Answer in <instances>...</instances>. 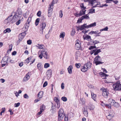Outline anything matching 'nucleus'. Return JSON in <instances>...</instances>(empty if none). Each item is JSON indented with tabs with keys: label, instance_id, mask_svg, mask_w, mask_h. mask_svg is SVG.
<instances>
[{
	"label": "nucleus",
	"instance_id": "obj_1",
	"mask_svg": "<svg viewBox=\"0 0 121 121\" xmlns=\"http://www.w3.org/2000/svg\"><path fill=\"white\" fill-rule=\"evenodd\" d=\"M22 12L21 9L18 8L15 12H12L11 14L8 17V20L10 21V22L13 23L21 18L22 15Z\"/></svg>",
	"mask_w": 121,
	"mask_h": 121
},
{
	"label": "nucleus",
	"instance_id": "obj_2",
	"mask_svg": "<svg viewBox=\"0 0 121 121\" xmlns=\"http://www.w3.org/2000/svg\"><path fill=\"white\" fill-rule=\"evenodd\" d=\"M102 60L101 59V57L98 55L96 56L94 60V62L95 64L96 65L100 64H102L104 62H102L101 61Z\"/></svg>",
	"mask_w": 121,
	"mask_h": 121
},
{
	"label": "nucleus",
	"instance_id": "obj_3",
	"mask_svg": "<svg viewBox=\"0 0 121 121\" xmlns=\"http://www.w3.org/2000/svg\"><path fill=\"white\" fill-rule=\"evenodd\" d=\"M64 111L61 108L60 109L58 112V121H62L64 116V114H63Z\"/></svg>",
	"mask_w": 121,
	"mask_h": 121
},
{
	"label": "nucleus",
	"instance_id": "obj_4",
	"mask_svg": "<svg viewBox=\"0 0 121 121\" xmlns=\"http://www.w3.org/2000/svg\"><path fill=\"white\" fill-rule=\"evenodd\" d=\"M46 26V24L45 22H42L40 23L39 27L40 30L42 31L41 34H43V30L45 28Z\"/></svg>",
	"mask_w": 121,
	"mask_h": 121
},
{
	"label": "nucleus",
	"instance_id": "obj_5",
	"mask_svg": "<svg viewBox=\"0 0 121 121\" xmlns=\"http://www.w3.org/2000/svg\"><path fill=\"white\" fill-rule=\"evenodd\" d=\"M28 26H27V27H25V28L26 30H25L24 32L20 34L18 36L19 39L21 41L23 39L24 36L26 35V31L27 30H28Z\"/></svg>",
	"mask_w": 121,
	"mask_h": 121
},
{
	"label": "nucleus",
	"instance_id": "obj_6",
	"mask_svg": "<svg viewBox=\"0 0 121 121\" xmlns=\"http://www.w3.org/2000/svg\"><path fill=\"white\" fill-rule=\"evenodd\" d=\"M121 84H120V81H118L116 82L115 84L113 85V87L115 90L117 91L120 89V87H121Z\"/></svg>",
	"mask_w": 121,
	"mask_h": 121
},
{
	"label": "nucleus",
	"instance_id": "obj_7",
	"mask_svg": "<svg viewBox=\"0 0 121 121\" xmlns=\"http://www.w3.org/2000/svg\"><path fill=\"white\" fill-rule=\"evenodd\" d=\"M109 101H111V105H113L116 108L120 106V104L117 102H115V100L112 99H109Z\"/></svg>",
	"mask_w": 121,
	"mask_h": 121
},
{
	"label": "nucleus",
	"instance_id": "obj_8",
	"mask_svg": "<svg viewBox=\"0 0 121 121\" xmlns=\"http://www.w3.org/2000/svg\"><path fill=\"white\" fill-rule=\"evenodd\" d=\"M43 56L46 58H47V52L44 51H41V54L39 55V56L40 59H41Z\"/></svg>",
	"mask_w": 121,
	"mask_h": 121
},
{
	"label": "nucleus",
	"instance_id": "obj_9",
	"mask_svg": "<svg viewBox=\"0 0 121 121\" xmlns=\"http://www.w3.org/2000/svg\"><path fill=\"white\" fill-rule=\"evenodd\" d=\"M79 40L78 39L76 41L75 47L76 50H79L81 49L80 43H79Z\"/></svg>",
	"mask_w": 121,
	"mask_h": 121
},
{
	"label": "nucleus",
	"instance_id": "obj_10",
	"mask_svg": "<svg viewBox=\"0 0 121 121\" xmlns=\"http://www.w3.org/2000/svg\"><path fill=\"white\" fill-rule=\"evenodd\" d=\"M102 95L105 98H107L109 95L108 92L106 89H104L103 90Z\"/></svg>",
	"mask_w": 121,
	"mask_h": 121
},
{
	"label": "nucleus",
	"instance_id": "obj_11",
	"mask_svg": "<svg viewBox=\"0 0 121 121\" xmlns=\"http://www.w3.org/2000/svg\"><path fill=\"white\" fill-rule=\"evenodd\" d=\"M31 73V72H28L26 74L24 78L23 81H26L28 80L29 79L30 76L29 74Z\"/></svg>",
	"mask_w": 121,
	"mask_h": 121
},
{
	"label": "nucleus",
	"instance_id": "obj_12",
	"mask_svg": "<svg viewBox=\"0 0 121 121\" xmlns=\"http://www.w3.org/2000/svg\"><path fill=\"white\" fill-rule=\"evenodd\" d=\"M53 9L50 8L48 7V17H51L52 16V11Z\"/></svg>",
	"mask_w": 121,
	"mask_h": 121
},
{
	"label": "nucleus",
	"instance_id": "obj_13",
	"mask_svg": "<svg viewBox=\"0 0 121 121\" xmlns=\"http://www.w3.org/2000/svg\"><path fill=\"white\" fill-rule=\"evenodd\" d=\"M80 52L79 51H77L75 54V58L76 60H78L80 56Z\"/></svg>",
	"mask_w": 121,
	"mask_h": 121
},
{
	"label": "nucleus",
	"instance_id": "obj_14",
	"mask_svg": "<svg viewBox=\"0 0 121 121\" xmlns=\"http://www.w3.org/2000/svg\"><path fill=\"white\" fill-rule=\"evenodd\" d=\"M91 63L90 62H88L84 64V65L88 70L90 68L91 66Z\"/></svg>",
	"mask_w": 121,
	"mask_h": 121
},
{
	"label": "nucleus",
	"instance_id": "obj_15",
	"mask_svg": "<svg viewBox=\"0 0 121 121\" xmlns=\"http://www.w3.org/2000/svg\"><path fill=\"white\" fill-rule=\"evenodd\" d=\"M52 71L51 69H50L48 70L46 73V75L49 77V78L51 77L52 74Z\"/></svg>",
	"mask_w": 121,
	"mask_h": 121
},
{
	"label": "nucleus",
	"instance_id": "obj_16",
	"mask_svg": "<svg viewBox=\"0 0 121 121\" xmlns=\"http://www.w3.org/2000/svg\"><path fill=\"white\" fill-rule=\"evenodd\" d=\"M37 67L38 69L40 71H41L42 70L43 67V66L42 65L41 63H38L37 65Z\"/></svg>",
	"mask_w": 121,
	"mask_h": 121
},
{
	"label": "nucleus",
	"instance_id": "obj_17",
	"mask_svg": "<svg viewBox=\"0 0 121 121\" xmlns=\"http://www.w3.org/2000/svg\"><path fill=\"white\" fill-rule=\"evenodd\" d=\"M79 103L81 104L82 105H84L85 104V99L84 98H80L79 100Z\"/></svg>",
	"mask_w": 121,
	"mask_h": 121
},
{
	"label": "nucleus",
	"instance_id": "obj_18",
	"mask_svg": "<svg viewBox=\"0 0 121 121\" xmlns=\"http://www.w3.org/2000/svg\"><path fill=\"white\" fill-rule=\"evenodd\" d=\"M87 107L90 110H92L94 108V106L91 103H89Z\"/></svg>",
	"mask_w": 121,
	"mask_h": 121
},
{
	"label": "nucleus",
	"instance_id": "obj_19",
	"mask_svg": "<svg viewBox=\"0 0 121 121\" xmlns=\"http://www.w3.org/2000/svg\"><path fill=\"white\" fill-rule=\"evenodd\" d=\"M81 70L82 72H85L87 71L88 69L84 65V66L81 67Z\"/></svg>",
	"mask_w": 121,
	"mask_h": 121
},
{
	"label": "nucleus",
	"instance_id": "obj_20",
	"mask_svg": "<svg viewBox=\"0 0 121 121\" xmlns=\"http://www.w3.org/2000/svg\"><path fill=\"white\" fill-rule=\"evenodd\" d=\"M73 66L72 65H70L67 68L68 72L70 74L72 73V70L73 69Z\"/></svg>",
	"mask_w": 121,
	"mask_h": 121
},
{
	"label": "nucleus",
	"instance_id": "obj_21",
	"mask_svg": "<svg viewBox=\"0 0 121 121\" xmlns=\"http://www.w3.org/2000/svg\"><path fill=\"white\" fill-rule=\"evenodd\" d=\"M43 92L42 91L39 92L38 94V99H40L42 98L43 96Z\"/></svg>",
	"mask_w": 121,
	"mask_h": 121
},
{
	"label": "nucleus",
	"instance_id": "obj_22",
	"mask_svg": "<svg viewBox=\"0 0 121 121\" xmlns=\"http://www.w3.org/2000/svg\"><path fill=\"white\" fill-rule=\"evenodd\" d=\"M80 28V30H82L84 29L85 28H87V25H86V24H84L82 25L81 26Z\"/></svg>",
	"mask_w": 121,
	"mask_h": 121
},
{
	"label": "nucleus",
	"instance_id": "obj_23",
	"mask_svg": "<svg viewBox=\"0 0 121 121\" xmlns=\"http://www.w3.org/2000/svg\"><path fill=\"white\" fill-rule=\"evenodd\" d=\"M83 39L85 40H89V39H91V37L89 35H85V36H83Z\"/></svg>",
	"mask_w": 121,
	"mask_h": 121
},
{
	"label": "nucleus",
	"instance_id": "obj_24",
	"mask_svg": "<svg viewBox=\"0 0 121 121\" xmlns=\"http://www.w3.org/2000/svg\"><path fill=\"white\" fill-rule=\"evenodd\" d=\"M81 17H82V20H83L85 19H89V17L88 14L86 15L83 16Z\"/></svg>",
	"mask_w": 121,
	"mask_h": 121
},
{
	"label": "nucleus",
	"instance_id": "obj_25",
	"mask_svg": "<svg viewBox=\"0 0 121 121\" xmlns=\"http://www.w3.org/2000/svg\"><path fill=\"white\" fill-rule=\"evenodd\" d=\"M96 26V23L94 22V23L90 24L87 26V28H90L92 27H94Z\"/></svg>",
	"mask_w": 121,
	"mask_h": 121
},
{
	"label": "nucleus",
	"instance_id": "obj_26",
	"mask_svg": "<svg viewBox=\"0 0 121 121\" xmlns=\"http://www.w3.org/2000/svg\"><path fill=\"white\" fill-rule=\"evenodd\" d=\"M2 61L4 62H5L6 63L8 62V56H6L3 57L2 59Z\"/></svg>",
	"mask_w": 121,
	"mask_h": 121
},
{
	"label": "nucleus",
	"instance_id": "obj_27",
	"mask_svg": "<svg viewBox=\"0 0 121 121\" xmlns=\"http://www.w3.org/2000/svg\"><path fill=\"white\" fill-rule=\"evenodd\" d=\"M56 3V2H54V0H53L51 4L49 5V7L53 9L54 4Z\"/></svg>",
	"mask_w": 121,
	"mask_h": 121
},
{
	"label": "nucleus",
	"instance_id": "obj_28",
	"mask_svg": "<svg viewBox=\"0 0 121 121\" xmlns=\"http://www.w3.org/2000/svg\"><path fill=\"white\" fill-rule=\"evenodd\" d=\"M43 45L42 44H38L36 45V47L38 48L39 49H42L43 48Z\"/></svg>",
	"mask_w": 121,
	"mask_h": 121
},
{
	"label": "nucleus",
	"instance_id": "obj_29",
	"mask_svg": "<svg viewBox=\"0 0 121 121\" xmlns=\"http://www.w3.org/2000/svg\"><path fill=\"white\" fill-rule=\"evenodd\" d=\"M60 102H58L56 103L55 105V106L56 108H59L60 107Z\"/></svg>",
	"mask_w": 121,
	"mask_h": 121
},
{
	"label": "nucleus",
	"instance_id": "obj_30",
	"mask_svg": "<svg viewBox=\"0 0 121 121\" xmlns=\"http://www.w3.org/2000/svg\"><path fill=\"white\" fill-rule=\"evenodd\" d=\"M91 95L92 99L94 100H95L96 97V95L94 94L93 93H91Z\"/></svg>",
	"mask_w": 121,
	"mask_h": 121
},
{
	"label": "nucleus",
	"instance_id": "obj_31",
	"mask_svg": "<svg viewBox=\"0 0 121 121\" xmlns=\"http://www.w3.org/2000/svg\"><path fill=\"white\" fill-rule=\"evenodd\" d=\"M39 18H37L35 21V24L36 26H37L39 23Z\"/></svg>",
	"mask_w": 121,
	"mask_h": 121
},
{
	"label": "nucleus",
	"instance_id": "obj_32",
	"mask_svg": "<svg viewBox=\"0 0 121 121\" xmlns=\"http://www.w3.org/2000/svg\"><path fill=\"white\" fill-rule=\"evenodd\" d=\"M113 115L111 114H109L106 116L107 118L108 119L111 120V119L113 117Z\"/></svg>",
	"mask_w": 121,
	"mask_h": 121
},
{
	"label": "nucleus",
	"instance_id": "obj_33",
	"mask_svg": "<svg viewBox=\"0 0 121 121\" xmlns=\"http://www.w3.org/2000/svg\"><path fill=\"white\" fill-rule=\"evenodd\" d=\"M99 31L98 30H96L95 31H91L89 33V34H97L98 33Z\"/></svg>",
	"mask_w": 121,
	"mask_h": 121
},
{
	"label": "nucleus",
	"instance_id": "obj_34",
	"mask_svg": "<svg viewBox=\"0 0 121 121\" xmlns=\"http://www.w3.org/2000/svg\"><path fill=\"white\" fill-rule=\"evenodd\" d=\"M101 52V51L100 49H96V51H95L94 53V55H97L99 53Z\"/></svg>",
	"mask_w": 121,
	"mask_h": 121
},
{
	"label": "nucleus",
	"instance_id": "obj_35",
	"mask_svg": "<svg viewBox=\"0 0 121 121\" xmlns=\"http://www.w3.org/2000/svg\"><path fill=\"white\" fill-rule=\"evenodd\" d=\"M83 114L85 116L87 117L88 116V112L87 110H86L84 109L83 111Z\"/></svg>",
	"mask_w": 121,
	"mask_h": 121
},
{
	"label": "nucleus",
	"instance_id": "obj_36",
	"mask_svg": "<svg viewBox=\"0 0 121 121\" xmlns=\"http://www.w3.org/2000/svg\"><path fill=\"white\" fill-rule=\"evenodd\" d=\"M65 36V33L64 32H62L60 34V38H64Z\"/></svg>",
	"mask_w": 121,
	"mask_h": 121
},
{
	"label": "nucleus",
	"instance_id": "obj_37",
	"mask_svg": "<svg viewBox=\"0 0 121 121\" xmlns=\"http://www.w3.org/2000/svg\"><path fill=\"white\" fill-rule=\"evenodd\" d=\"M45 108V105H43L40 107V110L41 111H44Z\"/></svg>",
	"mask_w": 121,
	"mask_h": 121
},
{
	"label": "nucleus",
	"instance_id": "obj_38",
	"mask_svg": "<svg viewBox=\"0 0 121 121\" xmlns=\"http://www.w3.org/2000/svg\"><path fill=\"white\" fill-rule=\"evenodd\" d=\"M50 66V64L48 63H46L44 65V68H47Z\"/></svg>",
	"mask_w": 121,
	"mask_h": 121
},
{
	"label": "nucleus",
	"instance_id": "obj_39",
	"mask_svg": "<svg viewBox=\"0 0 121 121\" xmlns=\"http://www.w3.org/2000/svg\"><path fill=\"white\" fill-rule=\"evenodd\" d=\"M54 100L56 103L60 102L59 100L57 97H55L54 98Z\"/></svg>",
	"mask_w": 121,
	"mask_h": 121
},
{
	"label": "nucleus",
	"instance_id": "obj_40",
	"mask_svg": "<svg viewBox=\"0 0 121 121\" xmlns=\"http://www.w3.org/2000/svg\"><path fill=\"white\" fill-rule=\"evenodd\" d=\"M61 99L64 102H66L67 100V99L66 97L63 96L61 98Z\"/></svg>",
	"mask_w": 121,
	"mask_h": 121
},
{
	"label": "nucleus",
	"instance_id": "obj_41",
	"mask_svg": "<svg viewBox=\"0 0 121 121\" xmlns=\"http://www.w3.org/2000/svg\"><path fill=\"white\" fill-rule=\"evenodd\" d=\"M74 15L76 17H78L82 15V14L81 13H75Z\"/></svg>",
	"mask_w": 121,
	"mask_h": 121
},
{
	"label": "nucleus",
	"instance_id": "obj_42",
	"mask_svg": "<svg viewBox=\"0 0 121 121\" xmlns=\"http://www.w3.org/2000/svg\"><path fill=\"white\" fill-rule=\"evenodd\" d=\"M75 66L77 68H79L81 66V65L80 63H76L75 64Z\"/></svg>",
	"mask_w": 121,
	"mask_h": 121
},
{
	"label": "nucleus",
	"instance_id": "obj_43",
	"mask_svg": "<svg viewBox=\"0 0 121 121\" xmlns=\"http://www.w3.org/2000/svg\"><path fill=\"white\" fill-rule=\"evenodd\" d=\"M92 43H93L95 45L96 44H97L100 43L99 41H97L96 40L93 41Z\"/></svg>",
	"mask_w": 121,
	"mask_h": 121
},
{
	"label": "nucleus",
	"instance_id": "obj_44",
	"mask_svg": "<svg viewBox=\"0 0 121 121\" xmlns=\"http://www.w3.org/2000/svg\"><path fill=\"white\" fill-rule=\"evenodd\" d=\"M63 16V14L62 13V11L61 10H60L59 11V17L61 18Z\"/></svg>",
	"mask_w": 121,
	"mask_h": 121
},
{
	"label": "nucleus",
	"instance_id": "obj_45",
	"mask_svg": "<svg viewBox=\"0 0 121 121\" xmlns=\"http://www.w3.org/2000/svg\"><path fill=\"white\" fill-rule=\"evenodd\" d=\"M95 9H90V11L88 13H95Z\"/></svg>",
	"mask_w": 121,
	"mask_h": 121
},
{
	"label": "nucleus",
	"instance_id": "obj_46",
	"mask_svg": "<svg viewBox=\"0 0 121 121\" xmlns=\"http://www.w3.org/2000/svg\"><path fill=\"white\" fill-rule=\"evenodd\" d=\"M31 20V17H29L27 20V22L28 24H29L30 22V21Z\"/></svg>",
	"mask_w": 121,
	"mask_h": 121
},
{
	"label": "nucleus",
	"instance_id": "obj_47",
	"mask_svg": "<svg viewBox=\"0 0 121 121\" xmlns=\"http://www.w3.org/2000/svg\"><path fill=\"white\" fill-rule=\"evenodd\" d=\"M111 104H106L105 107L106 108H111Z\"/></svg>",
	"mask_w": 121,
	"mask_h": 121
},
{
	"label": "nucleus",
	"instance_id": "obj_48",
	"mask_svg": "<svg viewBox=\"0 0 121 121\" xmlns=\"http://www.w3.org/2000/svg\"><path fill=\"white\" fill-rule=\"evenodd\" d=\"M20 103L19 102L17 103H15L14 104V106L15 107H17L20 106Z\"/></svg>",
	"mask_w": 121,
	"mask_h": 121
},
{
	"label": "nucleus",
	"instance_id": "obj_49",
	"mask_svg": "<svg viewBox=\"0 0 121 121\" xmlns=\"http://www.w3.org/2000/svg\"><path fill=\"white\" fill-rule=\"evenodd\" d=\"M13 45L12 44H10L9 45V50H8V52L10 51V52L11 51L12 49Z\"/></svg>",
	"mask_w": 121,
	"mask_h": 121
},
{
	"label": "nucleus",
	"instance_id": "obj_50",
	"mask_svg": "<svg viewBox=\"0 0 121 121\" xmlns=\"http://www.w3.org/2000/svg\"><path fill=\"white\" fill-rule=\"evenodd\" d=\"M96 49L92 50L90 52V54L91 55H92L94 53H95V52L96 51Z\"/></svg>",
	"mask_w": 121,
	"mask_h": 121
},
{
	"label": "nucleus",
	"instance_id": "obj_51",
	"mask_svg": "<svg viewBox=\"0 0 121 121\" xmlns=\"http://www.w3.org/2000/svg\"><path fill=\"white\" fill-rule=\"evenodd\" d=\"M27 44L30 45L32 43V41L31 40L29 39L27 41Z\"/></svg>",
	"mask_w": 121,
	"mask_h": 121
},
{
	"label": "nucleus",
	"instance_id": "obj_52",
	"mask_svg": "<svg viewBox=\"0 0 121 121\" xmlns=\"http://www.w3.org/2000/svg\"><path fill=\"white\" fill-rule=\"evenodd\" d=\"M24 97L25 99H28L29 98V96L27 95L26 94H25L23 96Z\"/></svg>",
	"mask_w": 121,
	"mask_h": 121
},
{
	"label": "nucleus",
	"instance_id": "obj_53",
	"mask_svg": "<svg viewBox=\"0 0 121 121\" xmlns=\"http://www.w3.org/2000/svg\"><path fill=\"white\" fill-rule=\"evenodd\" d=\"M48 84V82L47 81H45L43 85V87H46Z\"/></svg>",
	"mask_w": 121,
	"mask_h": 121
},
{
	"label": "nucleus",
	"instance_id": "obj_54",
	"mask_svg": "<svg viewBox=\"0 0 121 121\" xmlns=\"http://www.w3.org/2000/svg\"><path fill=\"white\" fill-rule=\"evenodd\" d=\"M2 111L0 112V115H2V113L4 112L5 110V108H2Z\"/></svg>",
	"mask_w": 121,
	"mask_h": 121
},
{
	"label": "nucleus",
	"instance_id": "obj_55",
	"mask_svg": "<svg viewBox=\"0 0 121 121\" xmlns=\"http://www.w3.org/2000/svg\"><path fill=\"white\" fill-rule=\"evenodd\" d=\"M41 12L40 11H39L37 12V15L39 17H40L41 16Z\"/></svg>",
	"mask_w": 121,
	"mask_h": 121
},
{
	"label": "nucleus",
	"instance_id": "obj_56",
	"mask_svg": "<svg viewBox=\"0 0 121 121\" xmlns=\"http://www.w3.org/2000/svg\"><path fill=\"white\" fill-rule=\"evenodd\" d=\"M9 111L10 112V115H12L13 113L12 111V109H9Z\"/></svg>",
	"mask_w": 121,
	"mask_h": 121
},
{
	"label": "nucleus",
	"instance_id": "obj_57",
	"mask_svg": "<svg viewBox=\"0 0 121 121\" xmlns=\"http://www.w3.org/2000/svg\"><path fill=\"white\" fill-rule=\"evenodd\" d=\"M17 52L16 51H14L12 53V56H14L16 55Z\"/></svg>",
	"mask_w": 121,
	"mask_h": 121
},
{
	"label": "nucleus",
	"instance_id": "obj_58",
	"mask_svg": "<svg viewBox=\"0 0 121 121\" xmlns=\"http://www.w3.org/2000/svg\"><path fill=\"white\" fill-rule=\"evenodd\" d=\"M61 87L62 89L64 88V84L63 83H62L61 85Z\"/></svg>",
	"mask_w": 121,
	"mask_h": 121
},
{
	"label": "nucleus",
	"instance_id": "obj_59",
	"mask_svg": "<svg viewBox=\"0 0 121 121\" xmlns=\"http://www.w3.org/2000/svg\"><path fill=\"white\" fill-rule=\"evenodd\" d=\"M86 9V7H85L84 8L81 9H82V12H85L86 11V10H85V9Z\"/></svg>",
	"mask_w": 121,
	"mask_h": 121
},
{
	"label": "nucleus",
	"instance_id": "obj_60",
	"mask_svg": "<svg viewBox=\"0 0 121 121\" xmlns=\"http://www.w3.org/2000/svg\"><path fill=\"white\" fill-rule=\"evenodd\" d=\"M106 104L104 103L103 102H101V105L104 107H105Z\"/></svg>",
	"mask_w": 121,
	"mask_h": 121
},
{
	"label": "nucleus",
	"instance_id": "obj_61",
	"mask_svg": "<svg viewBox=\"0 0 121 121\" xmlns=\"http://www.w3.org/2000/svg\"><path fill=\"white\" fill-rule=\"evenodd\" d=\"M20 19H19V20L16 22V25H18L20 23Z\"/></svg>",
	"mask_w": 121,
	"mask_h": 121
},
{
	"label": "nucleus",
	"instance_id": "obj_62",
	"mask_svg": "<svg viewBox=\"0 0 121 121\" xmlns=\"http://www.w3.org/2000/svg\"><path fill=\"white\" fill-rule=\"evenodd\" d=\"M100 4H100V2H99L97 4H96L95 5V6H93V7L94 8V7H95L96 6H97V5H99L98 6H101Z\"/></svg>",
	"mask_w": 121,
	"mask_h": 121
},
{
	"label": "nucleus",
	"instance_id": "obj_63",
	"mask_svg": "<svg viewBox=\"0 0 121 121\" xmlns=\"http://www.w3.org/2000/svg\"><path fill=\"white\" fill-rule=\"evenodd\" d=\"M115 77L116 80H118L120 78V77L119 76H115Z\"/></svg>",
	"mask_w": 121,
	"mask_h": 121
},
{
	"label": "nucleus",
	"instance_id": "obj_64",
	"mask_svg": "<svg viewBox=\"0 0 121 121\" xmlns=\"http://www.w3.org/2000/svg\"><path fill=\"white\" fill-rule=\"evenodd\" d=\"M80 7H81V9L84 8L85 7L84 6V4L83 3L81 4L80 5Z\"/></svg>",
	"mask_w": 121,
	"mask_h": 121
}]
</instances>
